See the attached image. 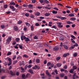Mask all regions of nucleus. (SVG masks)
<instances>
[{
  "instance_id": "nucleus-1",
  "label": "nucleus",
  "mask_w": 79,
  "mask_h": 79,
  "mask_svg": "<svg viewBox=\"0 0 79 79\" xmlns=\"http://www.w3.org/2000/svg\"><path fill=\"white\" fill-rule=\"evenodd\" d=\"M10 9L12 10V11H15L16 10V8H14V6H10Z\"/></svg>"
},
{
  "instance_id": "nucleus-2",
  "label": "nucleus",
  "mask_w": 79,
  "mask_h": 79,
  "mask_svg": "<svg viewBox=\"0 0 79 79\" xmlns=\"http://www.w3.org/2000/svg\"><path fill=\"white\" fill-rule=\"evenodd\" d=\"M58 27H60V28H62L63 26V25H61V23L58 22Z\"/></svg>"
},
{
  "instance_id": "nucleus-3",
  "label": "nucleus",
  "mask_w": 79,
  "mask_h": 79,
  "mask_svg": "<svg viewBox=\"0 0 79 79\" xmlns=\"http://www.w3.org/2000/svg\"><path fill=\"white\" fill-rule=\"evenodd\" d=\"M59 49V47L57 46H55L53 48L54 51H58Z\"/></svg>"
},
{
  "instance_id": "nucleus-4",
  "label": "nucleus",
  "mask_w": 79,
  "mask_h": 79,
  "mask_svg": "<svg viewBox=\"0 0 79 79\" xmlns=\"http://www.w3.org/2000/svg\"><path fill=\"white\" fill-rule=\"evenodd\" d=\"M14 30L15 31H18V27L17 26H14Z\"/></svg>"
},
{
  "instance_id": "nucleus-5",
  "label": "nucleus",
  "mask_w": 79,
  "mask_h": 79,
  "mask_svg": "<svg viewBox=\"0 0 79 79\" xmlns=\"http://www.w3.org/2000/svg\"><path fill=\"white\" fill-rule=\"evenodd\" d=\"M69 53H65L63 54V57L64 58L66 57L67 56H69Z\"/></svg>"
},
{
  "instance_id": "nucleus-6",
  "label": "nucleus",
  "mask_w": 79,
  "mask_h": 79,
  "mask_svg": "<svg viewBox=\"0 0 79 79\" xmlns=\"http://www.w3.org/2000/svg\"><path fill=\"white\" fill-rule=\"evenodd\" d=\"M11 37H9L8 38V39H6V41L7 42H11Z\"/></svg>"
},
{
  "instance_id": "nucleus-7",
  "label": "nucleus",
  "mask_w": 79,
  "mask_h": 79,
  "mask_svg": "<svg viewBox=\"0 0 79 79\" xmlns=\"http://www.w3.org/2000/svg\"><path fill=\"white\" fill-rule=\"evenodd\" d=\"M40 15V13L39 12H37L35 14V16H39Z\"/></svg>"
},
{
  "instance_id": "nucleus-8",
  "label": "nucleus",
  "mask_w": 79,
  "mask_h": 79,
  "mask_svg": "<svg viewBox=\"0 0 79 79\" xmlns=\"http://www.w3.org/2000/svg\"><path fill=\"white\" fill-rule=\"evenodd\" d=\"M26 37L25 36H22L21 37V40H24L26 39Z\"/></svg>"
},
{
  "instance_id": "nucleus-9",
  "label": "nucleus",
  "mask_w": 79,
  "mask_h": 79,
  "mask_svg": "<svg viewBox=\"0 0 79 79\" xmlns=\"http://www.w3.org/2000/svg\"><path fill=\"white\" fill-rule=\"evenodd\" d=\"M72 69L74 71V70H75L76 69H77V67L76 66H73L72 67Z\"/></svg>"
},
{
  "instance_id": "nucleus-10",
  "label": "nucleus",
  "mask_w": 79,
  "mask_h": 79,
  "mask_svg": "<svg viewBox=\"0 0 79 79\" xmlns=\"http://www.w3.org/2000/svg\"><path fill=\"white\" fill-rule=\"evenodd\" d=\"M36 63H40V59H36Z\"/></svg>"
},
{
  "instance_id": "nucleus-11",
  "label": "nucleus",
  "mask_w": 79,
  "mask_h": 79,
  "mask_svg": "<svg viewBox=\"0 0 79 79\" xmlns=\"http://www.w3.org/2000/svg\"><path fill=\"white\" fill-rule=\"evenodd\" d=\"M25 42H29V41H30V40L29 38L26 37V38H25Z\"/></svg>"
},
{
  "instance_id": "nucleus-12",
  "label": "nucleus",
  "mask_w": 79,
  "mask_h": 79,
  "mask_svg": "<svg viewBox=\"0 0 79 79\" xmlns=\"http://www.w3.org/2000/svg\"><path fill=\"white\" fill-rule=\"evenodd\" d=\"M61 64L60 63H58L56 64L57 66V67H58L59 68H60V67H61Z\"/></svg>"
},
{
  "instance_id": "nucleus-13",
  "label": "nucleus",
  "mask_w": 79,
  "mask_h": 79,
  "mask_svg": "<svg viewBox=\"0 0 79 79\" xmlns=\"http://www.w3.org/2000/svg\"><path fill=\"white\" fill-rule=\"evenodd\" d=\"M10 73L11 75V76H15V73H13V71H10Z\"/></svg>"
},
{
  "instance_id": "nucleus-14",
  "label": "nucleus",
  "mask_w": 79,
  "mask_h": 79,
  "mask_svg": "<svg viewBox=\"0 0 79 79\" xmlns=\"http://www.w3.org/2000/svg\"><path fill=\"white\" fill-rule=\"evenodd\" d=\"M75 48V45H73L72 46H71L69 48V49H74Z\"/></svg>"
},
{
  "instance_id": "nucleus-15",
  "label": "nucleus",
  "mask_w": 79,
  "mask_h": 79,
  "mask_svg": "<svg viewBox=\"0 0 79 79\" xmlns=\"http://www.w3.org/2000/svg\"><path fill=\"white\" fill-rule=\"evenodd\" d=\"M6 25H2L1 26V27L2 28V29H4L5 27H6Z\"/></svg>"
},
{
  "instance_id": "nucleus-16",
  "label": "nucleus",
  "mask_w": 79,
  "mask_h": 79,
  "mask_svg": "<svg viewBox=\"0 0 79 79\" xmlns=\"http://www.w3.org/2000/svg\"><path fill=\"white\" fill-rule=\"evenodd\" d=\"M43 2H44V3H49V1H48L47 0H44Z\"/></svg>"
},
{
  "instance_id": "nucleus-17",
  "label": "nucleus",
  "mask_w": 79,
  "mask_h": 79,
  "mask_svg": "<svg viewBox=\"0 0 79 79\" xmlns=\"http://www.w3.org/2000/svg\"><path fill=\"white\" fill-rule=\"evenodd\" d=\"M67 24H73V23L71 21H68L67 22Z\"/></svg>"
},
{
  "instance_id": "nucleus-18",
  "label": "nucleus",
  "mask_w": 79,
  "mask_h": 79,
  "mask_svg": "<svg viewBox=\"0 0 79 79\" xmlns=\"http://www.w3.org/2000/svg\"><path fill=\"white\" fill-rule=\"evenodd\" d=\"M52 13L53 14H57L58 12L56 10H53L52 11Z\"/></svg>"
},
{
  "instance_id": "nucleus-19",
  "label": "nucleus",
  "mask_w": 79,
  "mask_h": 79,
  "mask_svg": "<svg viewBox=\"0 0 79 79\" xmlns=\"http://www.w3.org/2000/svg\"><path fill=\"white\" fill-rule=\"evenodd\" d=\"M28 71L31 74H34V72H33V71L31 69H29Z\"/></svg>"
},
{
  "instance_id": "nucleus-20",
  "label": "nucleus",
  "mask_w": 79,
  "mask_h": 79,
  "mask_svg": "<svg viewBox=\"0 0 79 79\" xmlns=\"http://www.w3.org/2000/svg\"><path fill=\"white\" fill-rule=\"evenodd\" d=\"M45 16H50V14L49 13H47L45 14Z\"/></svg>"
},
{
  "instance_id": "nucleus-21",
  "label": "nucleus",
  "mask_w": 79,
  "mask_h": 79,
  "mask_svg": "<svg viewBox=\"0 0 79 79\" xmlns=\"http://www.w3.org/2000/svg\"><path fill=\"white\" fill-rule=\"evenodd\" d=\"M76 73H74L73 76V79H76V78H75V76H76Z\"/></svg>"
},
{
  "instance_id": "nucleus-22",
  "label": "nucleus",
  "mask_w": 79,
  "mask_h": 79,
  "mask_svg": "<svg viewBox=\"0 0 79 79\" xmlns=\"http://www.w3.org/2000/svg\"><path fill=\"white\" fill-rule=\"evenodd\" d=\"M22 23H23V21L22 20H19L18 21L17 24H22Z\"/></svg>"
},
{
  "instance_id": "nucleus-23",
  "label": "nucleus",
  "mask_w": 79,
  "mask_h": 79,
  "mask_svg": "<svg viewBox=\"0 0 79 79\" xmlns=\"http://www.w3.org/2000/svg\"><path fill=\"white\" fill-rule=\"evenodd\" d=\"M63 47L64 48H65V49H66L67 50L68 49V46L65 45H64Z\"/></svg>"
},
{
  "instance_id": "nucleus-24",
  "label": "nucleus",
  "mask_w": 79,
  "mask_h": 79,
  "mask_svg": "<svg viewBox=\"0 0 79 79\" xmlns=\"http://www.w3.org/2000/svg\"><path fill=\"white\" fill-rule=\"evenodd\" d=\"M37 65H35V66L32 68V69H37Z\"/></svg>"
},
{
  "instance_id": "nucleus-25",
  "label": "nucleus",
  "mask_w": 79,
  "mask_h": 79,
  "mask_svg": "<svg viewBox=\"0 0 79 79\" xmlns=\"http://www.w3.org/2000/svg\"><path fill=\"white\" fill-rule=\"evenodd\" d=\"M64 38L62 36H61L59 38V40H64Z\"/></svg>"
},
{
  "instance_id": "nucleus-26",
  "label": "nucleus",
  "mask_w": 79,
  "mask_h": 79,
  "mask_svg": "<svg viewBox=\"0 0 79 79\" xmlns=\"http://www.w3.org/2000/svg\"><path fill=\"white\" fill-rule=\"evenodd\" d=\"M21 70H22V71H21L22 73H24L25 72V70H24V69H23L22 67H21Z\"/></svg>"
},
{
  "instance_id": "nucleus-27",
  "label": "nucleus",
  "mask_w": 79,
  "mask_h": 79,
  "mask_svg": "<svg viewBox=\"0 0 79 79\" xmlns=\"http://www.w3.org/2000/svg\"><path fill=\"white\" fill-rule=\"evenodd\" d=\"M25 24L26 26H28V27L31 26V24L28 23L26 22L25 23Z\"/></svg>"
},
{
  "instance_id": "nucleus-28",
  "label": "nucleus",
  "mask_w": 79,
  "mask_h": 79,
  "mask_svg": "<svg viewBox=\"0 0 79 79\" xmlns=\"http://www.w3.org/2000/svg\"><path fill=\"white\" fill-rule=\"evenodd\" d=\"M10 4L11 5H13V6L15 5V3L14 2H11L10 3Z\"/></svg>"
},
{
  "instance_id": "nucleus-29",
  "label": "nucleus",
  "mask_w": 79,
  "mask_h": 79,
  "mask_svg": "<svg viewBox=\"0 0 79 79\" xmlns=\"http://www.w3.org/2000/svg\"><path fill=\"white\" fill-rule=\"evenodd\" d=\"M69 16L70 17H74V15L73 14H69Z\"/></svg>"
},
{
  "instance_id": "nucleus-30",
  "label": "nucleus",
  "mask_w": 79,
  "mask_h": 79,
  "mask_svg": "<svg viewBox=\"0 0 79 79\" xmlns=\"http://www.w3.org/2000/svg\"><path fill=\"white\" fill-rule=\"evenodd\" d=\"M61 59V57L60 56H59L56 58V60L57 61H58V60H60Z\"/></svg>"
},
{
  "instance_id": "nucleus-31",
  "label": "nucleus",
  "mask_w": 79,
  "mask_h": 79,
  "mask_svg": "<svg viewBox=\"0 0 79 79\" xmlns=\"http://www.w3.org/2000/svg\"><path fill=\"white\" fill-rule=\"evenodd\" d=\"M25 75L24 74H23L22 75V78H23V79H25L26 77H25Z\"/></svg>"
},
{
  "instance_id": "nucleus-32",
  "label": "nucleus",
  "mask_w": 79,
  "mask_h": 79,
  "mask_svg": "<svg viewBox=\"0 0 79 79\" xmlns=\"http://www.w3.org/2000/svg\"><path fill=\"white\" fill-rule=\"evenodd\" d=\"M77 56V52H75L73 54V56L74 57H76Z\"/></svg>"
},
{
  "instance_id": "nucleus-33",
  "label": "nucleus",
  "mask_w": 79,
  "mask_h": 79,
  "mask_svg": "<svg viewBox=\"0 0 79 79\" xmlns=\"http://www.w3.org/2000/svg\"><path fill=\"white\" fill-rule=\"evenodd\" d=\"M19 40H20V39H19V38H17L16 39V40L17 42H18L19 41Z\"/></svg>"
},
{
  "instance_id": "nucleus-34",
  "label": "nucleus",
  "mask_w": 79,
  "mask_h": 79,
  "mask_svg": "<svg viewBox=\"0 0 79 79\" xmlns=\"http://www.w3.org/2000/svg\"><path fill=\"white\" fill-rule=\"evenodd\" d=\"M60 76L61 77H64V74L63 73H62L60 74Z\"/></svg>"
},
{
  "instance_id": "nucleus-35",
  "label": "nucleus",
  "mask_w": 79,
  "mask_h": 79,
  "mask_svg": "<svg viewBox=\"0 0 79 79\" xmlns=\"http://www.w3.org/2000/svg\"><path fill=\"white\" fill-rule=\"evenodd\" d=\"M74 71V70H73V69H71L69 71V73H73V71Z\"/></svg>"
},
{
  "instance_id": "nucleus-36",
  "label": "nucleus",
  "mask_w": 79,
  "mask_h": 79,
  "mask_svg": "<svg viewBox=\"0 0 79 79\" xmlns=\"http://www.w3.org/2000/svg\"><path fill=\"white\" fill-rule=\"evenodd\" d=\"M34 26H33V25H32L31 27V31H34Z\"/></svg>"
},
{
  "instance_id": "nucleus-37",
  "label": "nucleus",
  "mask_w": 79,
  "mask_h": 79,
  "mask_svg": "<svg viewBox=\"0 0 79 79\" xmlns=\"http://www.w3.org/2000/svg\"><path fill=\"white\" fill-rule=\"evenodd\" d=\"M51 28H53L55 29H56L57 28V27H56V26L54 25L52 27H51Z\"/></svg>"
},
{
  "instance_id": "nucleus-38",
  "label": "nucleus",
  "mask_w": 79,
  "mask_h": 79,
  "mask_svg": "<svg viewBox=\"0 0 79 79\" xmlns=\"http://www.w3.org/2000/svg\"><path fill=\"white\" fill-rule=\"evenodd\" d=\"M44 8L45 9H48V10H50L51 9V8L47 6L44 7Z\"/></svg>"
},
{
  "instance_id": "nucleus-39",
  "label": "nucleus",
  "mask_w": 79,
  "mask_h": 79,
  "mask_svg": "<svg viewBox=\"0 0 79 79\" xmlns=\"http://www.w3.org/2000/svg\"><path fill=\"white\" fill-rule=\"evenodd\" d=\"M70 20H73V21H75V20H76V18L72 17L70 19Z\"/></svg>"
},
{
  "instance_id": "nucleus-40",
  "label": "nucleus",
  "mask_w": 79,
  "mask_h": 79,
  "mask_svg": "<svg viewBox=\"0 0 79 79\" xmlns=\"http://www.w3.org/2000/svg\"><path fill=\"white\" fill-rule=\"evenodd\" d=\"M50 65H51V63L50 62H48L47 63V66H49Z\"/></svg>"
},
{
  "instance_id": "nucleus-41",
  "label": "nucleus",
  "mask_w": 79,
  "mask_h": 79,
  "mask_svg": "<svg viewBox=\"0 0 79 79\" xmlns=\"http://www.w3.org/2000/svg\"><path fill=\"white\" fill-rule=\"evenodd\" d=\"M23 7H27V6H28V5L27 4H23Z\"/></svg>"
},
{
  "instance_id": "nucleus-42",
  "label": "nucleus",
  "mask_w": 79,
  "mask_h": 79,
  "mask_svg": "<svg viewBox=\"0 0 79 79\" xmlns=\"http://www.w3.org/2000/svg\"><path fill=\"white\" fill-rule=\"evenodd\" d=\"M7 7H8V5L6 4L4 6V8L6 9V8H7Z\"/></svg>"
},
{
  "instance_id": "nucleus-43",
  "label": "nucleus",
  "mask_w": 79,
  "mask_h": 79,
  "mask_svg": "<svg viewBox=\"0 0 79 79\" xmlns=\"http://www.w3.org/2000/svg\"><path fill=\"white\" fill-rule=\"evenodd\" d=\"M16 58V55L14 56L13 57L12 59L13 60H15V58Z\"/></svg>"
},
{
  "instance_id": "nucleus-44",
  "label": "nucleus",
  "mask_w": 79,
  "mask_h": 79,
  "mask_svg": "<svg viewBox=\"0 0 79 79\" xmlns=\"http://www.w3.org/2000/svg\"><path fill=\"white\" fill-rule=\"evenodd\" d=\"M22 58V57L21 56H19L17 57V59L18 60V59H21Z\"/></svg>"
},
{
  "instance_id": "nucleus-45",
  "label": "nucleus",
  "mask_w": 79,
  "mask_h": 79,
  "mask_svg": "<svg viewBox=\"0 0 79 79\" xmlns=\"http://www.w3.org/2000/svg\"><path fill=\"white\" fill-rule=\"evenodd\" d=\"M25 16L27 17H29V14L27 13L25 14Z\"/></svg>"
},
{
  "instance_id": "nucleus-46",
  "label": "nucleus",
  "mask_w": 79,
  "mask_h": 79,
  "mask_svg": "<svg viewBox=\"0 0 79 79\" xmlns=\"http://www.w3.org/2000/svg\"><path fill=\"white\" fill-rule=\"evenodd\" d=\"M46 74L47 75H48H48H49L50 74L49 72H48V71L47 70L46 71Z\"/></svg>"
},
{
  "instance_id": "nucleus-47",
  "label": "nucleus",
  "mask_w": 79,
  "mask_h": 79,
  "mask_svg": "<svg viewBox=\"0 0 79 79\" xmlns=\"http://www.w3.org/2000/svg\"><path fill=\"white\" fill-rule=\"evenodd\" d=\"M62 20H64V19H66V18L64 17H61V18H60Z\"/></svg>"
},
{
  "instance_id": "nucleus-48",
  "label": "nucleus",
  "mask_w": 79,
  "mask_h": 79,
  "mask_svg": "<svg viewBox=\"0 0 79 79\" xmlns=\"http://www.w3.org/2000/svg\"><path fill=\"white\" fill-rule=\"evenodd\" d=\"M28 7H30V8H32V7H33V5H32L31 4H29L28 6Z\"/></svg>"
},
{
  "instance_id": "nucleus-49",
  "label": "nucleus",
  "mask_w": 79,
  "mask_h": 79,
  "mask_svg": "<svg viewBox=\"0 0 79 79\" xmlns=\"http://www.w3.org/2000/svg\"><path fill=\"white\" fill-rule=\"evenodd\" d=\"M23 30L25 31H27V28L26 27H24Z\"/></svg>"
},
{
  "instance_id": "nucleus-50",
  "label": "nucleus",
  "mask_w": 79,
  "mask_h": 79,
  "mask_svg": "<svg viewBox=\"0 0 79 79\" xmlns=\"http://www.w3.org/2000/svg\"><path fill=\"white\" fill-rule=\"evenodd\" d=\"M30 17L31 18H34V15H30Z\"/></svg>"
},
{
  "instance_id": "nucleus-51",
  "label": "nucleus",
  "mask_w": 79,
  "mask_h": 79,
  "mask_svg": "<svg viewBox=\"0 0 79 79\" xmlns=\"http://www.w3.org/2000/svg\"><path fill=\"white\" fill-rule=\"evenodd\" d=\"M71 41L73 43H75V41H74V40L72 38L71 39Z\"/></svg>"
},
{
  "instance_id": "nucleus-52",
  "label": "nucleus",
  "mask_w": 79,
  "mask_h": 79,
  "mask_svg": "<svg viewBox=\"0 0 79 79\" xmlns=\"http://www.w3.org/2000/svg\"><path fill=\"white\" fill-rule=\"evenodd\" d=\"M35 26H40V24L38 23H35Z\"/></svg>"
},
{
  "instance_id": "nucleus-53",
  "label": "nucleus",
  "mask_w": 79,
  "mask_h": 79,
  "mask_svg": "<svg viewBox=\"0 0 79 79\" xmlns=\"http://www.w3.org/2000/svg\"><path fill=\"white\" fill-rule=\"evenodd\" d=\"M27 68H28V66H27V65H26L24 67L25 69H27Z\"/></svg>"
},
{
  "instance_id": "nucleus-54",
  "label": "nucleus",
  "mask_w": 79,
  "mask_h": 79,
  "mask_svg": "<svg viewBox=\"0 0 79 79\" xmlns=\"http://www.w3.org/2000/svg\"><path fill=\"white\" fill-rule=\"evenodd\" d=\"M66 8H71L72 7L71 6H66Z\"/></svg>"
},
{
  "instance_id": "nucleus-55",
  "label": "nucleus",
  "mask_w": 79,
  "mask_h": 79,
  "mask_svg": "<svg viewBox=\"0 0 79 79\" xmlns=\"http://www.w3.org/2000/svg\"><path fill=\"white\" fill-rule=\"evenodd\" d=\"M11 54V52H9L7 54V56H9V55H10Z\"/></svg>"
},
{
  "instance_id": "nucleus-56",
  "label": "nucleus",
  "mask_w": 79,
  "mask_h": 79,
  "mask_svg": "<svg viewBox=\"0 0 79 79\" xmlns=\"http://www.w3.org/2000/svg\"><path fill=\"white\" fill-rule=\"evenodd\" d=\"M23 56V57H25V58H28V56L26 54L24 55Z\"/></svg>"
},
{
  "instance_id": "nucleus-57",
  "label": "nucleus",
  "mask_w": 79,
  "mask_h": 79,
  "mask_svg": "<svg viewBox=\"0 0 79 79\" xmlns=\"http://www.w3.org/2000/svg\"><path fill=\"white\" fill-rule=\"evenodd\" d=\"M41 3H44V0H39Z\"/></svg>"
},
{
  "instance_id": "nucleus-58",
  "label": "nucleus",
  "mask_w": 79,
  "mask_h": 79,
  "mask_svg": "<svg viewBox=\"0 0 79 79\" xmlns=\"http://www.w3.org/2000/svg\"><path fill=\"white\" fill-rule=\"evenodd\" d=\"M37 8L38 9H42V7L40 6H38L37 7Z\"/></svg>"
},
{
  "instance_id": "nucleus-59",
  "label": "nucleus",
  "mask_w": 79,
  "mask_h": 79,
  "mask_svg": "<svg viewBox=\"0 0 79 79\" xmlns=\"http://www.w3.org/2000/svg\"><path fill=\"white\" fill-rule=\"evenodd\" d=\"M71 37L72 38H73V39H75V38H76V37H75V36L73 35H71Z\"/></svg>"
},
{
  "instance_id": "nucleus-60",
  "label": "nucleus",
  "mask_w": 79,
  "mask_h": 79,
  "mask_svg": "<svg viewBox=\"0 0 79 79\" xmlns=\"http://www.w3.org/2000/svg\"><path fill=\"white\" fill-rule=\"evenodd\" d=\"M32 3H35V2H36V0H32Z\"/></svg>"
},
{
  "instance_id": "nucleus-61",
  "label": "nucleus",
  "mask_w": 79,
  "mask_h": 79,
  "mask_svg": "<svg viewBox=\"0 0 79 79\" xmlns=\"http://www.w3.org/2000/svg\"><path fill=\"white\" fill-rule=\"evenodd\" d=\"M78 9L77 8H75L74 9V11H75V12H77V11H78Z\"/></svg>"
},
{
  "instance_id": "nucleus-62",
  "label": "nucleus",
  "mask_w": 79,
  "mask_h": 79,
  "mask_svg": "<svg viewBox=\"0 0 79 79\" xmlns=\"http://www.w3.org/2000/svg\"><path fill=\"white\" fill-rule=\"evenodd\" d=\"M32 67V65L30 64L28 66V68H31Z\"/></svg>"
},
{
  "instance_id": "nucleus-63",
  "label": "nucleus",
  "mask_w": 79,
  "mask_h": 79,
  "mask_svg": "<svg viewBox=\"0 0 79 79\" xmlns=\"http://www.w3.org/2000/svg\"><path fill=\"white\" fill-rule=\"evenodd\" d=\"M67 68H68V67L66 65H64V69H67Z\"/></svg>"
},
{
  "instance_id": "nucleus-64",
  "label": "nucleus",
  "mask_w": 79,
  "mask_h": 79,
  "mask_svg": "<svg viewBox=\"0 0 79 79\" xmlns=\"http://www.w3.org/2000/svg\"><path fill=\"white\" fill-rule=\"evenodd\" d=\"M6 77V76H3L1 77L2 79H4Z\"/></svg>"
}]
</instances>
